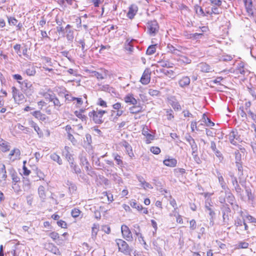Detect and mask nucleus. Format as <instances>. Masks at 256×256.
<instances>
[{
	"mask_svg": "<svg viewBox=\"0 0 256 256\" xmlns=\"http://www.w3.org/2000/svg\"><path fill=\"white\" fill-rule=\"evenodd\" d=\"M50 158L53 161L56 162L59 165L62 164V161L60 156L55 152L52 154L50 156Z\"/></svg>",
	"mask_w": 256,
	"mask_h": 256,
	"instance_id": "29",
	"label": "nucleus"
},
{
	"mask_svg": "<svg viewBox=\"0 0 256 256\" xmlns=\"http://www.w3.org/2000/svg\"><path fill=\"white\" fill-rule=\"evenodd\" d=\"M244 2L246 12L250 15H252L254 10L252 8V0H244Z\"/></svg>",
	"mask_w": 256,
	"mask_h": 256,
	"instance_id": "21",
	"label": "nucleus"
},
{
	"mask_svg": "<svg viewBox=\"0 0 256 256\" xmlns=\"http://www.w3.org/2000/svg\"><path fill=\"white\" fill-rule=\"evenodd\" d=\"M92 76H96L98 80H103L105 78L102 74H100L98 72L92 71Z\"/></svg>",
	"mask_w": 256,
	"mask_h": 256,
	"instance_id": "55",
	"label": "nucleus"
},
{
	"mask_svg": "<svg viewBox=\"0 0 256 256\" xmlns=\"http://www.w3.org/2000/svg\"><path fill=\"white\" fill-rule=\"evenodd\" d=\"M246 194H247L248 199L249 200H254V197L252 194V192H251L250 189V188H246Z\"/></svg>",
	"mask_w": 256,
	"mask_h": 256,
	"instance_id": "60",
	"label": "nucleus"
},
{
	"mask_svg": "<svg viewBox=\"0 0 256 256\" xmlns=\"http://www.w3.org/2000/svg\"><path fill=\"white\" fill-rule=\"evenodd\" d=\"M166 116L168 120H172L174 118V112L171 108L166 110Z\"/></svg>",
	"mask_w": 256,
	"mask_h": 256,
	"instance_id": "46",
	"label": "nucleus"
},
{
	"mask_svg": "<svg viewBox=\"0 0 256 256\" xmlns=\"http://www.w3.org/2000/svg\"><path fill=\"white\" fill-rule=\"evenodd\" d=\"M124 102L130 104L136 105L138 104L137 100L134 97L133 94H128L124 98Z\"/></svg>",
	"mask_w": 256,
	"mask_h": 256,
	"instance_id": "19",
	"label": "nucleus"
},
{
	"mask_svg": "<svg viewBox=\"0 0 256 256\" xmlns=\"http://www.w3.org/2000/svg\"><path fill=\"white\" fill-rule=\"evenodd\" d=\"M156 44L151 45L148 48L146 54L148 55H152L155 53L156 51Z\"/></svg>",
	"mask_w": 256,
	"mask_h": 256,
	"instance_id": "42",
	"label": "nucleus"
},
{
	"mask_svg": "<svg viewBox=\"0 0 256 256\" xmlns=\"http://www.w3.org/2000/svg\"><path fill=\"white\" fill-rule=\"evenodd\" d=\"M182 36L188 39L196 40L200 38L203 36V34L198 32L192 34L187 30H185L183 32Z\"/></svg>",
	"mask_w": 256,
	"mask_h": 256,
	"instance_id": "8",
	"label": "nucleus"
},
{
	"mask_svg": "<svg viewBox=\"0 0 256 256\" xmlns=\"http://www.w3.org/2000/svg\"><path fill=\"white\" fill-rule=\"evenodd\" d=\"M112 108L116 110L115 111L120 110H125L126 108L124 106L119 102H118L112 105Z\"/></svg>",
	"mask_w": 256,
	"mask_h": 256,
	"instance_id": "45",
	"label": "nucleus"
},
{
	"mask_svg": "<svg viewBox=\"0 0 256 256\" xmlns=\"http://www.w3.org/2000/svg\"><path fill=\"white\" fill-rule=\"evenodd\" d=\"M113 156L114 160L116 161L117 164L119 166H122L123 164V162L121 160V156H120L117 154H113Z\"/></svg>",
	"mask_w": 256,
	"mask_h": 256,
	"instance_id": "49",
	"label": "nucleus"
},
{
	"mask_svg": "<svg viewBox=\"0 0 256 256\" xmlns=\"http://www.w3.org/2000/svg\"><path fill=\"white\" fill-rule=\"evenodd\" d=\"M160 72L164 73L165 75L168 76L170 77H171L174 75V72L172 70H168L164 69L160 70Z\"/></svg>",
	"mask_w": 256,
	"mask_h": 256,
	"instance_id": "62",
	"label": "nucleus"
},
{
	"mask_svg": "<svg viewBox=\"0 0 256 256\" xmlns=\"http://www.w3.org/2000/svg\"><path fill=\"white\" fill-rule=\"evenodd\" d=\"M142 108L140 105H133L130 108V111L132 114H137L142 111Z\"/></svg>",
	"mask_w": 256,
	"mask_h": 256,
	"instance_id": "34",
	"label": "nucleus"
},
{
	"mask_svg": "<svg viewBox=\"0 0 256 256\" xmlns=\"http://www.w3.org/2000/svg\"><path fill=\"white\" fill-rule=\"evenodd\" d=\"M66 34V38L68 41L72 42L74 38V31L72 30H64Z\"/></svg>",
	"mask_w": 256,
	"mask_h": 256,
	"instance_id": "30",
	"label": "nucleus"
},
{
	"mask_svg": "<svg viewBox=\"0 0 256 256\" xmlns=\"http://www.w3.org/2000/svg\"><path fill=\"white\" fill-rule=\"evenodd\" d=\"M168 102L175 111H178L181 110V106L175 97L171 96L168 98Z\"/></svg>",
	"mask_w": 256,
	"mask_h": 256,
	"instance_id": "11",
	"label": "nucleus"
},
{
	"mask_svg": "<svg viewBox=\"0 0 256 256\" xmlns=\"http://www.w3.org/2000/svg\"><path fill=\"white\" fill-rule=\"evenodd\" d=\"M51 102H52L54 106L58 108H59L62 105L59 100L56 96L51 100Z\"/></svg>",
	"mask_w": 256,
	"mask_h": 256,
	"instance_id": "54",
	"label": "nucleus"
},
{
	"mask_svg": "<svg viewBox=\"0 0 256 256\" xmlns=\"http://www.w3.org/2000/svg\"><path fill=\"white\" fill-rule=\"evenodd\" d=\"M210 148H211L212 150V151L215 154L216 156L218 158V160H220V162H222L224 159L222 154L221 153V152L220 150H218L217 149L216 144L214 142H211Z\"/></svg>",
	"mask_w": 256,
	"mask_h": 256,
	"instance_id": "15",
	"label": "nucleus"
},
{
	"mask_svg": "<svg viewBox=\"0 0 256 256\" xmlns=\"http://www.w3.org/2000/svg\"><path fill=\"white\" fill-rule=\"evenodd\" d=\"M148 94L152 96H158L160 95V91L156 90L150 89L148 91Z\"/></svg>",
	"mask_w": 256,
	"mask_h": 256,
	"instance_id": "63",
	"label": "nucleus"
},
{
	"mask_svg": "<svg viewBox=\"0 0 256 256\" xmlns=\"http://www.w3.org/2000/svg\"><path fill=\"white\" fill-rule=\"evenodd\" d=\"M160 66L162 68H172L174 64L168 60H162L158 62Z\"/></svg>",
	"mask_w": 256,
	"mask_h": 256,
	"instance_id": "32",
	"label": "nucleus"
},
{
	"mask_svg": "<svg viewBox=\"0 0 256 256\" xmlns=\"http://www.w3.org/2000/svg\"><path fill=\"white\" fill-rule=\"evenodd\" d=\"M235 138L236 140L240 141V136L238 135L236 129L232 130L230 133L229 138Z\"/></svg>",
	"mask_w": 256,
	"mask_h": 256,
	"instance_id": "39",
	"label": "nucleus"
},
{
	"mask_svg": "<svg viewBox=\"0 0 256 256\" xmlns=\"http://www.w3.org/2000/svg\"><path fill=\"white\" fill-rule=\"evenodd\" d=\"M134 229L133 232L134 234L138 236V241L140 242H142L144 244L146 245V242L144 240L142 233L140 232V228L139 225L136 224L134 226Z\"/></svg>",
	"mask_w": 256,
	"mask_h": 256,
	"instance_id": "13",
	"label": "nucleus"
},
{
	"mask_svg": "<svg viewBox=\"0 0 256 256\" xmlns=\"http://www.w3.org/2000/svg\"><path fill=\"white\" fill-rule=\"evenodd\" d=\"M204 126L212 127L214 126V123L212 122L205 114H202V118L198 122V126Z\"/></svg>",
	"mask_w": 256,
	"mask_h": 256,
	"instance_id": "5",
	"label": "nucleus"
},
{
	"mask_svg": "<svg viewBox=\"0 0 256 256\" xmlns=\"http://www.w3.org/2000/svg\"><path fill=\"white\" fill-rule=\"evenodd\" d=\"M136 10H134L132 6H130L128 12L127 13L128 17L130 19H132L136 15Z\"/></svg>",
	"mask_w": 256,
	"mask_h": 256,
	"instance_id": "43",
	"label": "nucleus"
},
{
	"mask_svg": "<svg viewBox=\"0 0 256 256\" xmlns=\"http://www.w3.org/2000/svg\"><path fill=\"white\" fill-rule=\"evenodd\" d=\"M66 184L68 186V190L70 193H74L76 190V185L71 182L68 181Z\"/></svg>",
	"mask_w": 256,
	"mask_h": 256,
	"instance_id": "41",
	"label": "nucleus"
},
{
	"mask_svg": "<svg viewBox=\"0 0 256 256\" xmlns=\"http://www.w3.org/2000/svg\"><path fill=\"white\" fill-rule=\"evenodd\" d=\"M167 48L168 49V52H170L172 54H176V52L178 50L177 49L170 44H168Z\"/></svg>",
	"mask_w": 256,
	"mask_h": 256,
	"instance_id": "61",
	"label": "nucleus"
},
{
	"mask_svg": "<svg viewBox=\"0 0 256 256\" xmlns=\"http://www.w3.org/2000/svg\"><path fill=\"white\" fill-rule=\"evenodd\" d=\"M230 176L232 178V182L234 186L236 192L238 195H242V190L238 184V182L236 177L234 175L230 174Z\"/></svg>",
	"mask_w": 256,
	"mask_h": 256,
	"instance_id": "14",
	"label": "nucleus"
},
{
	"mask_svg": "<svg viewBox=\"0 0 256 256\" xmlns=\"http://www.w3.org/2000/svg\"><path fill=\"white\" fill-rule=\"evenodd\" d=\"M178 61L180 64H190L192 62V60L189 58L188 57L185 56H182L178 60Z\"/></svg>",
	"mask_w": 256,
	"mask_h": 256,
	"instance_id": "33",
	"label": "nucleus"
},
{
	"mask_svg": "<svg viewBox=\"0 0 256 256\" xmlns=\"http://www.w3.org/2000/svg\"><path fill=\"white\" fill-rule=\"evenodd\" d=\"M22 78L21 76L17 74V82L20 84V86L22 90H26L28 87L27 80H22Z\"/></svg>",
	"mask_w": 256,
	"mask_h": 256,
	"instance_id": "17",
	"label": "nucleus"
},
{
	"mask_svg": "<svg viewBox=\"0 0 256 256\" xmlns=\"http://www.w3.org/2000/svg\"><path fill=\"white\" fill-rule=\"evenodd\" d=\"M194 9H195L196 13L198 15H200V16H205L204 12L203 10V9L202 8V7L199 6H194Z\"/></svg>",
	"mask_w": 256,
	"mask_h": 256,
	"instance_id": "53",
	"label": "nucleus"
},
{
	"mask_svg": "<svg viewBox=\"0 0 256 256\" xmlns=\"http://www.w3.org/2000/svg\"><path fill=\"white\" fill-rule=\"evenodd\" d=\"M122 146L124 147L126 152L130 156L132 157L134 156V153L131 146L126 142H124Z\"/></svg>",
	"mask_w": 256,
	"mask_h": 256,
	"instance_id": "28",
	"label": "nucleus"
},
{
	"mask_svg": "<svg viewBox=\"0 0 256 256\" xmlns=\"http://www.w3.org/2000/svg\"><path fill=\"white\" fill-rule=\"evenodd\" d=\"M152 243L154 248L159 252L161 250V246L164 244L163 240L160 238H158L156 240H154Z\"/></svg>",
	"mask_w": 256,
	"mask_h": 256,
	"instance_id": "22",
	"label": "nucleus"
},
{
	"mask_svg": "<svg viewBox=\"0 0 256 256\" xmlns=\"http://www.w3.org/2000/svg\"><path fill=\"white\" fill-rule=\"evenodd\" d=\"M116 242L120 251L124 254L130 252L129 246L124 240L122 239H116Z\"/></svg>",
	"mask_w": 256,
	"mask_h": 256,
	"instance_id": "4",
	"label": "nucleus"
},
{
	"mask_svg": "<svg viewBox=\"0 0 256 256\" xmlns=\"http://www.w3.org/2000/svg\"><path fill=\"white\" fill-rule=\"evenodd\" d=\"M238 72L242 75H244L246 73V71L244 70V62H240L238 64Z\"/></svg>",
	"mask_w": 256,
	"mask_h": 256,
	"instance_id": "48",
	"label": "nucleus"
},
{
	"mask_svg": "<svg viewBox=\"0 0 256 256\" xmlns=\"http://www.w3.org/2000/svg\"><path fill=\"white\" fill-rule=\"evenodd\" d=\"M142 134L146 137V144L150 143L154 138V134L150 130V129H143Z\"/></svg>",
	"mask_w": 256,
	"mask_h": 256,
	"instance_id": "12",
	"label": "nucleus"
},
{
	"mask_svg": "<svg viewBox=\"0 0 256 256\" xmlns=\"http://www.w3.org/2000/svg\"><path fill=\"white\" fill-rule=\"evenodd\" d=\"M72 152L70 148L68 146H65L64 150L62 151V156L65 157L69 163L72 164V162H74V158H73Z\"/></svg>",
	"mask_w": 256,
	"mask_h": 256,
	"instance_id": "6",
	"label": "nucleus"
},
{
	"mask_svg": "<svg viewBox=\"0 0 256 256\" xmlns=\"http://www.w3.org/2000/svg\"><path fill=\"white\" fill-rule=\"evenodd\" d=\"M6 178V170L4 164H0V182L4 184Z\"/></svg>",
	"mask_w": 256,
	"mask_h": 256,
	"instance_id": "18",
	"label": "nucleus"
},
{
	"mask_svg": "<svg viewBox=\"0 0 256 256\" xmlns=\"http://www.w3.org/2000/svg\"><path fill=\"white\" fill-rule=\"evenodd\" d=\"M150 152L155 154H158L160 152V149L157 146H152L150 149Z\"/></svg>",
	"mask_w": 256,
	"mask_h": 256,
	"instance_id": "59",
	"label": "nucleus"
},
{
	"mask_svg": "<svg viewBox=\"0 0 256 256\" xmlns=\"http://www.w3.org/2000/svg\"><path fill=\"white\" fill-rule=\"evenodd\" d=\"M198 66L202 72H211L212 68L206 62L200 63Z\"/></svg>",
	"mask_w": 256,
	"mask_h": 256,
	"instance_id": "26",
	"label": "nucleus"
},
{
	"mask_svg": "<svg viewBox=\"0 0 256 256\" xmlns=\"http://www.w3.org/2000/svg\"><path fill=\"white\" fill-rule=\"evenodd\" d=\"M192 154L193 156V158L194 159V160L197 163V164H200L202 161L198 156V152H194V153H193V152H192Z\"/></svg>",
	"mask_w": 256,
	"mask_h": 256,
	"instance_id": "56",
	"label": "nucleus"
},
{
	"mask_svg": "<svg viewBox=\"0 0 256 256\" xmlns=\"http://www.w3.org/2000/svg\"><path fill=\"white\" fill-rule=\"evenodd\" d=\"M244 221L245 220L244 218L242 219L240 218L237 217L234 222V225L236 227V230H238V227L242 226Z\"/></svg>",
	"mask_w": 256,
	"mask_h": 256,
	"instance_id": "38",
	"label": "nucleus"
},
{
	"mask_svg": "<svg viewBox=\"0 0 256 256\" xmlns=\"http://www.w3.org/2000/svg\"><path fill=\"white\" fill-rule=\"evenodd\" d=\"M190 78L188 76L182 77L178 82L179 85L180 87L184 88L188 86L190 84Z\"/></svg>",
	"mask_w": 256,
	"mask_h": 256,
	"instance_id": "25",
	"label": "nucleus"
},
{
	"mask_svg": "<svg viewBox=\"0 0 256 256\" xmlns=\"http://www.w3.org/2000/svg\"><path fill=\"white\" fill-rule=\"evenodd\" d=\"M174 172L176 175H183L186 172V170L182 168H176L174 170Z\"/></svg>",
	"mask_w": 256,
	"mask_h": 256,
	"instance_id": "57",
	"label": "nucleus"
},
{
	"mask_svg": "<svg viewBox=\"0 0 256 256\" xmlns=\"http://www.w3.org/2000/svg\"><path fill=\"white\" fill-rule=\"evenodd\" d=\"M106 112V110H99L97 108L96 110L90 112H88V116L90 118V120H93L94 123L100 124L103 122L102 116Z\"/></svg>",
	"mask_w": 256,
	"mask_h": 256,
	"instance_id": "1",
	"label": "nucleus"
},
{
	"mask_svg": "<svg viewBox=\"0 0 256 256\" xmlns=\"http://www.w3.org/2000/svg\"><path fill=\"white\" fill-rule=\"evenodd\" d=\"M79 159L80 162L81 164L84 166L85 169L86 171L88 170L89 163L86 158V156L84 155L83 153H82L79 155Z\"/></svg>",
	"mask_w": 256,
	"mask_h": 256,
	"instance_id": "24",
	"label": "nucleus"
},
{
	"mask_svg": "<svg viewBox=\"0 0 256 256\" xmlns=\"http://www.w3.org/2000/svg\"><path fill=\"white\" fill-rule=\"evenodd\" d=\"M151 71L150 68H146L144 70L140 80V82L144 85L150 83V80Z\"/></svg>",
	"mask_w": 256,
	"mask_h": 256,
	"instance_id": "7",
	"label": "nucleus"
},
{
	"mask_svg": "<svg viewBox=\"0 0 256 256\" xmlns=\"http://www.w3.org/2000/svg\"><path fill=\"white\" fill-rule=\"evenodd\" d=\"M80 212H81L79 209L74 208V209L72 210L71 212V214L73 218H76L79 216Z\"/></svg>",
	"mask_w": 256,
	"mask_h": 256,
	"instance_id": "52",
	"label": "nucleus"
},
{
	"mask_svg": "<svg viewBox=\"0 0 256 256\" xmlns=\"http://www.w3.org/2000/svg\"><path fill=\"white\" fill-rule=\"evenodd\" d=\"M32 116L40 120H46L45 114H42L40 110L34 111L32 112Z\"/></svg>",
	"mask_w": 256,
	"mask_h": 256,
	"instance_id": "31",
	"label": "nucleus"
},
{
	"mask_svg": "<svg viewBox=\"0 0 256 256\" xmlns=\"http://www.w3.org/2000/svg\"><path fill=\"white\" fill-rule=\"evenodd\" d=\"M226 199L228 202L231 205H233L234 202H235V198L233 194L230 192L229 188L228 190H224Z\"/></svg>",
	"mask_w": 256,
	"mask_h": 256,
	"instance_id": "20",
	"label": "nucleus"
},
{
	"mask_svg": "<svg viewBox=\"0 0 256 256\" xmlns=\"http://www.w3.org/2000/svg\"><path fill=\"white\" fill-rule=\"evenodd\" d=\"M56 22L58 25L56 27L57 32L59 33H64V29L62 26V24L65 23L62 18H60L58 16L56 18Z\"/></svg>",
	"mask_w": 256,
	"mask_h": 256,
	"instance_id": "16",
	"label": "nucleus"
},
{
	"mask_svg": "<svg viewBox=\"0 0 256 256\" xmlns=\"http://www.w3.org/2000/svg\"><path fill=\"white\" fill-rule=\"evenodd\" d=\"M216 176L217 177L218 183L223 190H228V186L224 180L222 174L218 170H216Z\"/></svg>",
	"mask_w": 256,
	"mask_h": 256,
	"instance_id": "9",
	"label": "nucleus"
},
{
	"mask_svg": "<svg viewBox=\"0 0 256 256\" xmlns=\"http://www.w3.org/2000/svg\"><path fill=\"white\" fill-rule=\"evenodd\" d=\"M190 228L191 230H194L196 228V223L194 220H192L190 222Z\"/></svg>",
	"mask_w": 256,
	"mask_h": 256,
	"instance_id": "64",
	"label": "nucleus"
},
{
	"mask_svg": "<svg viewBox=\"0 0 256 256\" xmlns=\"http://www.w3.org/2000/svg\"><path fill=\"white\" fill-rule=\"evenodd\" d=\"M125 111L126 109L118 111H115L113 110H112V116L114 114L116 113V116L114 117L112 120L116 121L118 120V117L122 116V114L125 112Z\"/></svg>",
	"mask_w": 256,
	"mask_h": 256,
	"instance_id": "40",
	"label": "nucleus"
},
{
	"mask_svg": "<svg viewBox=\"0 0 256 256\" xmlns=\"http://www.w3.org/2000/svg\"><path fill=\"white\" fill-rule=\"evenodd\" d=\"M148 32L151 34H154L159 29V26L156 20H151L147 23Z\"/></svg>",
	"mask_w": 256,
	"mask_h": 256,
	"instance_id": "3",
	"label": "nucleus"
},
{
	"mask_svg": "<svg viewBox=\"0 0 256 256\" xmlns=\"http://www.w3.org/2000/svg\"><path fill=\"white\" fill-rule=\"evenodd\" d=\"M34 130L37 132L40 138L43 136V131L44 132V136H50V132L48 129H34Z\"/></svg>",
	"mask_w": 256,
	"mask_h": 256,
	"instance_id": "36",
	"label": "nucleus"
},
{
	"mask_svg": "<svg viewBox=\"0 0 256 256\" xmlns=\"http://www.w3.org/2000/svg\"><path fill=\"white\" fill-rule=\"evenodd\" d=\"M9 146L2 139L0 138V151L6 152L9 150Z\"/></svg>",
	"mask_w": 256,
	"mask_h": 256,
	"instance_id": "35",
	"label": "nucleus"
},
{
	"mask_svg": "<svg viewBox=\"0 0 256 256\" xmlns=\"http://www.w3.org/2000/svg\"><path fill=\"white\" fill-rule=\"evenodd\" d=\"M130 205L132 208L136 209L138 211H140L142 209V205L137 204L136 200L132 202Z\"/></svg>",
	"mask_w": 256,
	"mask_h": 256,
	"instance_id": "50",
	"label": "nucleus"
},
{
	"mask_svg": "<svg viewBox=\"0 0 256 256\" xmlns=\"http://www.w3.org/2000/svg\"><path fill=\"white\" fill-rule=\"evenodd\" d=\"M164 165L170 166L174 167L177 164V160L175 158H168L164 160L163 162Z\"/></svg>",
	"mask_w": 256,
	"mask_h": 256,
	"instance_id": "27",
	"label": "nucleus"
},
{
	"mask_svg": "<svg viewBox=\"0 0 256 256\" xmlns=\"http://www.w3.org/2000/svg\"><path fill=\"white\" fill-rule=\"evenodd\" d=\"M121 231L122 236L128 242H132L133 240V236L132 233L129 228L123 224L121 226Z\"/></svg>",
	"mask_w": 256,
	"mask_h": 256,
	"instance_id": "2",
	"label": "nucleus"
},
{
	"mask_svg": "<svg viewBox=\"0 0 256 256\" xmlns=\"http://www.w3.org/2000/svg\"><path fill=\"white\" fill-rule=\"evenodd\" d=\"M137 178L138 182L140 183L141 186L144 188H152V186L148 182H146L142 176H138L137 177Z\"/></svg>",
	"mask_w": 256,
	"mask_h": 256,
	"instance_id": "23",
	"label": "nucleus"
},
{
	"mask_svg": "<svg viewBox=\"0 0 256 256\" xmlns=\"http://www.w3.org/2000/svg\"><path fill=\"white\" fill-rule=\"evenodd\" d=\"M223 222L224 224L228 223L229 220V214L230 212V209L228 205L223 206L222 209Z\"/></svg>",
	"mask_w": 256,
	"mask_h": 256,
	"instance_id": "10",
	"label": "nucleus"
},
{
	"mask_svg": "<svg viewBox=\"0 0 256 256\" xmlns=\"http://www.w3.org/2000/svg\"><path fill=\"white\" fill-rule=\"evenodd\" d=\"M38 192L40 198L44 200L46 198V194L45 193V188L44 186H40L38 188Z\"/></svg>",
	"mask_w": 256,
	"mask_h": 256,
	"instance_id": "37",
	"label": "nucleus"
},
{
	"mask_svg": "<svg viewBox=\"0 0 256 256\" xmlns=\"http://www.w3.org/2000/svg\"><path fill=\"white\" fill-rule=\"evenodd\" d=\"M249 246V244L245 242H240L238 244L237 248H247Z\"/></svg>",
	"mask_w": 256,
	"mask_h": 256,
	"instance_id": "51",
	"label": "nucleus"
},
{
	"mask_svg": "<svg viewBox=\"0 0 256 256\" xmlns=\"http://www.w3.org/2000/svg\"><path fill=\"white\" fill-rule=\"evenodd\" d=\"M49 236L54 240H58L60 238L58 234L55 232H50L49 234Z\"/></svg>",
	"mask_w": 256,
	"mask_h": 256,
	"instance_id": "58",
	"label": "nucleus"
},
{
	"mask_svg": "<svg viewBox=\"0 0 256 256\" xmlns=\"http://www.w3.org/2000/svg\"><path fill=\"white\" fill-rule=\"evenodd\" d=\"M112 179L118 184L122 183V178L116 173L112 174Z\"/></svg>",
	"mask_w": 256,
	"mask_h": 256,
	"instance_id": "44",
	"label": "nucleus"
},
{
	"mask_svg": "<svg viewBox=\"0 0 256 256\" xmlns=\"http://www.w3.org/2000/svg\"><path fill=\"white\" fill-rule=\"evenodd\" d=\"M70 168L72 169L73 172L76 174H80L81 172L80 169V168L76 166V164L74 163V161L72 162V164L71 163H69Z\"/></svg>",
	"mask_w": 256,
	"mask_h": 256,
	"instance_id": "47",
	"label": "nucleus"
}]
</instances>
